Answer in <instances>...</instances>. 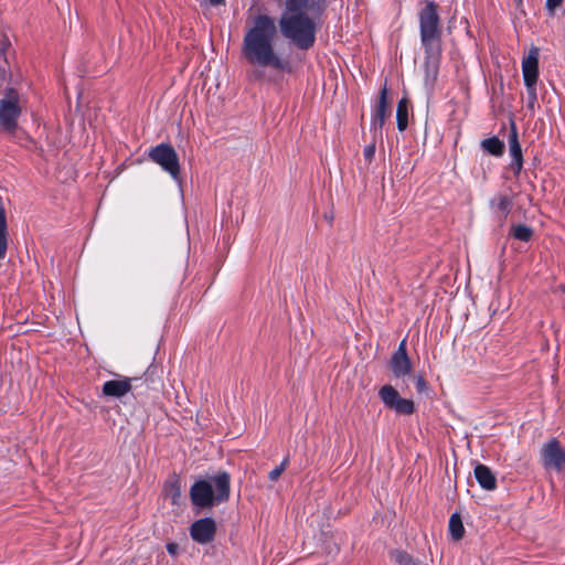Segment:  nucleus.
I'll return each instance as SVG.
<instances>
[{
  "label": "nucleus",
  "mask_w": 565,
  "mask_h": 565,
  "mask_svg": "<svg viewBox=\"0 0 565 565\" xmlns=\"http://www.w3.org/2000/svg\"><path fill=\"white\" fill-rule=\"evenodd\" d=\"M379 396L385 407L395 411L399 415H412L415 412L414 402L401 397L398 391L390 384L380 388Z\"/></svg>",
  "instance_id": "obj_7"
},
{
  "label": "nucleus",
  "mask_w": 565,
  "mask_h": 565,
  "mask_svg": "<svg viewBox=\"0 0 565 565\" xmlns=\"http://www.w3.org/2000/svg\"><path fill=\"white\" fill-rule=\"evenodd\" d=\"M419 36L424 49V82L434 87L440 67L443 54V25L438 4L427 1L418 12Z\"/></svg>",
  "instance_id": "obj_3"
},
{
  "label": "nucleus",
  "mask_w": 565,
  "mask_h": 565,
  "mask_svg": "<svg viewBox=\"0 0 565 565\" xmlns=\"http://www.w3.org/2000/svg\"><path fill=\"white\" fill-rule=\"evenodd\" d=\"M388 115L387 89L383 87L380 92L379 102L371 116V129L374 132L381 131Z\"/></svg>",
  "instance_id": "obj_14"
},
{
  "label": "nucleus",
  "mask_w": 565,
  "mask_h": 565,
  "mask_svg": "<svg viewBox=\"0 0 565 565\" xmlns=\"http://www.w3.org/2000/svg\"><path fill=\"white\" fill-rule=\"evenodd\" d=\"M473 472L476 480L482 489L492 491L497 488L495 475L488 466L483 463H477Z\"/></svg>",
  "instance_id": "obj_15"
},
{
  "label": "nucleus",
  "mask_w": 565,
  "mask_h": 565,
  "mask_svg": "<svg viewBox=\"0 0 565 565\" xmlns=\"http://www.w3.org/2000/svg\"><path fill=\"white\" fill-rule=\"evenodd\" d=\"M480 147L483 151L494 157H501L504 153V142L498 137L482 140Z\"/></svg>",
  "instance_id": "obj_16"
},
{
  "label": "nucleus",
  "mask_w": 565,
  "mask_h": 565,
  "mask_svg": "<svg viewBox=\"0 0 565 565\" xmlns=\"http://www.w3.org/2000/svg\"><path fill=\"white\" fill-rule=\"evenodd\" d=\"M366 161L371 162L375 154V143H371L364 148L363 151Z\"/></svg>",
  "instance_id": "obj_25"
},
{
  "label": "nucleus",
  "mask_w": 565,
  "mask_h": 565,
  "mask_svg": "<svg viewBox=\"0 0 565 565\" xmlns=\"http://www.w3.org/2000/svg\"><path fill=\"white\" fill-rule=\"evenodd\" d=\"M449 534L454 541H460L465 535V527L461 516L458 513L451 514L449 519Z\"/></svg>",
  "instance_id": "obj_19"
},
{
  "label": "nucleus",
  "mask_w": 565,
  "mask_h": 565,
  "mask_svg": "<svg viewBox=\"0 0 565 565\" xmlns=\"http://www.w3.org/2000/svg\"><path fill=\"white\" fill-rule=\"evenodd\" d=\"M20 95L14 88H7L0 99V130L6 134H14L18 128V119L21 116Z\"/></svg>",
  "instance_id": "obj_5"
},
{
  "label": "nucleus",
  "mask_w": 565,
  "mask_h": 565,
  "mask_svg": "<svg viewBox=\"0 0 565 565\" xmlns=\"http://www.w3.org/2000/svg\"><path fill=\"white\" fill-rule=\"evenodd\" d=\"M289 463V458L286 457L281 463L279 466H277L276 468H274L269 475H268V478L270 481H276L278 480V478L281 476V473L286 470L287 466Z\"/></svg>",
  "instance_id": "obj_22"
},
{
  "label": "nucleus",
  "mask_w": 565,
  "mask_h": 565,
  "mask_svg": "<svg viewBox=\"0 0 565 565\" xmlns=\"http://www.w3.org/2000/svg\"><path fill=\"white\" fill-rule=\"evenodd\" d=\"M167 552L171 555V556H177L178 555V552H179V545L177 543H168L167 544Z\"/></svg>",
  "instance_id": "obj_27"
},
{
  "label": "nucleus",
  "mask_w": 565,
  "mask_h": 565,
  "mask_svg": "<svg viewBox=\"0 0 565 565\" xmlns=\"http://www.w3.org/2000/svg\"><path fill=\"white\" fill-rule=\"evenodd\" d=\"M140 377L146 382V390L156 388V384L160 382L158 367L153 365H150L145 374Z\"/></svg>",
  "instance_id": "obj_21"
},
{
  "label": "nucleus",
  "mask_w": 565,
  "mask_h": 565,
  "mask_svg": "<svg viewBox=\"0 0 565 565\" xmlns=\"http://www.w3.org/2000/svg\"><path fill=\"white\" fill-rule=\"evenodd\" d=\"M564 0H546L545 8L550 17H554L556 10L563 4Z\"/></svg>",
  "instance_id": "obj_23"
},
{
  "label": "nucleus",
  "mask_w": 565,
  "mask_h": 565,
  "mask_svg": "<svg viewBox=\"0 0 565 565\" xmlns=\"http://www.w3.org/2000/svg\"><path fill=\"white\" fill-rule=\"evenodd\" d=\"M278 38L275 19L260 13L253 18L243 38L242 54L250 64L278 72H289L290 63L276 51Z\"/></svg>",
  "instance_id": "obj_2"
},
{
  "label": "nucleus",
  "mask_w": 565,
  "mask_h": 565,
  "mask_svg": "<svg viewBox=\"0 0 565 565\" xmlns=\"http://www.w3.org/2000/svg\"><path fill=\"white\" fill-rule=\"evenodd\" d=\"M212 6H221L225 2V0H207Z\"/></svg>",
  "instance_id": "obj_29"
},
{
  "label": "nucleus",
  "mask_w": 565,
  "mask_h": 565,
  "mask_svg": "<svg viewBox=\"0 0 565 565\" xmlns=\"http://www.w3.org/2000/svg\"><path fill=\"white\" fill-rule=\"evenodd\" d=\"M539 56L537 47H532L526 57L522 61V73L525 86L536 84L539 77Z\"/></svg>",
  "instance_id": "obj_13"
},
{
  "label": "nucleus",
  "mask_w": 565,
  "mask_h": 565,
  "mask_svg": "<svg viewBox=\"0 0 565 565\" xmlns=\"http://www.w3.org/2000/svg\"><path fill=\"white\" fill-rule=\"evenodd\" d=\"M415 385L418 393H423L427 390V382L423 375L416 376Z\"/></svg>",
  "instance_id": "obj_26"
},
{
  "label": "nucleus",
  "mask_w": 565,
  "mask_h": 565,
  "mask_svg": "<svg viewBox=\"0 0 565 565\" xmlns=\"http://www.w3.org/2000/svg\"><path fill=\"white\" fill-rule=\"evenodd\" d=\"M141 377H124L120 380H109L103 385V394L108 397L120 398L131 391H138L137 382Z\"/></svg>",
  "instance_id": "obj_11"
},
{
  "label": "nucleus",
  "mask_w": 565,
  "mask_h": 565,
  "mask_svg": "<svg viewBox=\"0 0 565 565\" xmlns=\"http://www.w3.org/2000/svg\"><path fill=\"white\" fill-rule=\"evenodd\" d=\"M212 482L199 480L190 489V498L193 505L205 509L215 504L226 502L231 494V476L226 471H221L212 478Z\"/></svg>",
  "instance_id": "obj_4"
},
{
  "label": "nucleus",
  "mask_w": 565,
  "mask_h": 565,
  "mask_svg": "<svg viewBox=\"0 0 565 565\" xmlns=\"http://www.w3.org/2000/svg\"><path fill=\"white\" fill-rule=\"evenodd\" d=\"M408 106L409 102L405 97L397 103L396 122L399 131H404L408 126Z\"/></svg>",
  "instance_id": "obj_18"
},
{
  "label": "nucleus",
  "mask_w": 565,
  "mask_h": 565,
  "mask_svg": "<svg viewBox=\"0 0 565 565\" xmlns=\"http://www.w3.org/2000/svg\"><path fill=\"white\" fill-rule=\"evenodd\" d=\"M137 385H138V390H141V388H146V382L145 381H141V382H137Z\"/></svg>",
  "instance_id": "obj_30"
},
{
  "label": "nucleus",
  "mask_w": 565,
  "mask_h": 565,
  "mask_svg": "<svg viewBox=\"0 0 565 565\" xmlns=\"http://www.w3.org/2000/svg\"><path fill=\"white\" fill-rule=\"evenodd\" d=\"M149 159L157 163L164 172L169 173L170 177L180 182V161L179 156L174 148L170 143H159L152 147L148 152Z\"/></svg>",
  "instance_id": "obj_6"
},
{
  "label": "nucleus",
  "mask_w": 565,
  "mask_h": 565,
  "mask_svg": "<svg viewBox=\"0 0 565 565\" xmlns=\"http://www.w3.org/2000/svg\"><path fill=\"white\" fill-rule=\"evenodd\" d=\"M388 367L396 379H404L413 370V363L407 354L406 339L402 340L398 348L393 352Z\"/></svg>",
  "instance_id": "obj_9"
},
{
  "label": "nucleus",
  "mask_w": 565,
  "mask_h": 565,
  "mask_svg": "<svg viewBox=\"0 0 565 565\" xmlns=\"http://www.w3.org/2000/svg\"><path fill=\"white\" fill-rule=\"evenodd\" d=\"M216 522L212 518H203L194 521L190 526L191 539L199 544H209L216 535Z\"/></svg>",
  "instance_id": "obj_10"
},
{
  "label": "nucleus",
  "mask_w": 565,
  "mask_h": 565,
  "mask_svg": "<svg viewBox=\"0 0 565 565\" xmlns=\"http://www.w3.org/2000/svg\"><path fill=\"white\" fill-rule=\"evenodd\" d=\"M328 4V0H286L278 20L281 35L298 50H310Z\"/></svg>",
  "instance_id": "obj_1"
},
{
  "label": "nucleus",
  "mask_w": 565,
  "mask_h": 565,
  "mask_svg": "<svg viewBox=\"0 0 565 565\" xmlns=\"http://www.w3.org/2000/svg\"><path fill=\"white\" fill-rule=\"evenodd\" d=\"M525 87H526V93H527L529 107L533 108L534 104L537 99L536 84H532L531 86H525Z\"/></svg>",
  "instance_id": "obj_24"
},
{
  "label": "nucleus",
  "mask_w": 565,
  "mask_h": 565,
  "mask_svg": "<svg viewBox=\"0 0 565 565\" xmlns=\"http://www.w3.org/2000/svg\"><path fill=\"white\" fill-rule=\"evenodd\" d=\"M512 205H513V202L512 200L507 196V195H498L495 198H493L491 201H490V207L494 211V212H501L502 213V218L504 220L509 213L511 212V209H512Z\"/></svg>",
  "instance_id": "obj_17"
},
{
  "label": "nucleus",
  "mask_w": 565,
  "mask_h": 565,
  "mask_svg": "<svg viewBox=\"0 0 565 565\" xmlns=\"http://www.w3.org/2000/svg\"><path fill=\"white\" fill-rule=\"evenodd\" d=\"M509 151L512 157L510 169L513 171L514 177L518 178L523 168V154L514 122L511 124V131L509 135Z\"/></svg>",
  "instance_id": "obj_12"
},
{
  "label": "nucleus",
  "mask_w": 565,
  "mask_h": 565,
  "mask_svg": "<svg viewBox=\"0 0 565 565\" xmlns=\"http://www.w3.org/2000/svg\"><path fill=\"white\" fill-rule=\"evenodd\" d=\"M510 234L513 238L526 243L532 239L533 230L527 225L516 224L511 226Z\"/></svg>",
  "instance_id": "obj_20"
},
{
  "label": "nucleus",
  "mask_w": 565,
  "mask_h": 565,
  "mask_svg": "<svg viewBox=\"0 0 565 565\" xmlns=\"http://www.w3.org/2000/svg\"><path fill=\"white\" fill-rule=\"evenodd\" d=\"M542 465L544 468H554L557 471L565 469V449L556 438L545 443L541 450Z\"/></svg>",
  "instance_id": "obj_8"
},
{
  "label": "nucleus",
  "mask_w": 565,
  "mask_h": 565,
  "mask_svg": "<svg viewBox=\"0 0 565 565\" xmlns=\"http://www.w3.org/2000/svg\"><path fill=\"white\" fill-rule=\"evenodd\" d=\"M171 497H172V502L175 503L180 497V489L178 487H172Z\"/></svg>",
  "instance_id": "obj_28"
}]
</instances>
